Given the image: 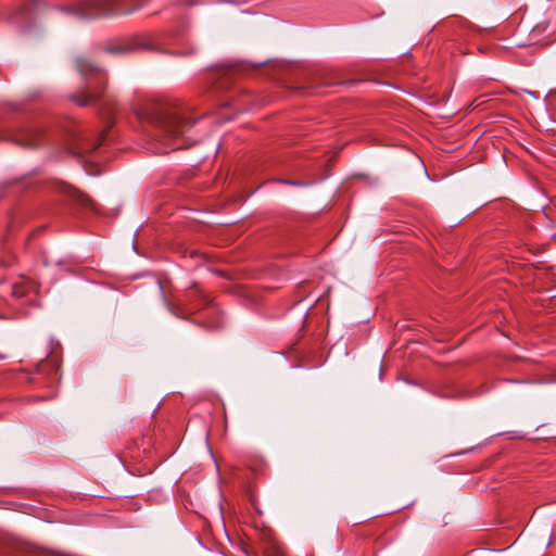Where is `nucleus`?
<instances>
[{"label": "nucleus", "mask_w": 556, "mask_h": 556, "mask_svg": "<svg viewBox=\"0 0 556 556\" xmlns=\"http://www.w3.org/2000/svg\"><path fill=\"white\" fill-rule=\"evenodd\" d=\"M135 113L140 122L157 128L169 139L182 136L190 127V123L184 117L181 110L168 101H147L136 108Z\"/></svg>", "instance_id": "obj_1"}, {"label": "nucleus", "mask_w": 556, "mask_h": 556, "mask_svg": "<svg viewBox=\"0 0 556 556\" xmlns=\"http://www.w3.org/2000/svg\"><path fill=\"white\" fill-rule=\"evenodd\" d=\"M129 0H87L77 4L73 11L79 18H94L108 15L129 14L139 5L128 3Z\"/></svg>", "instance_id": "obj_2"}, {"label": "nucleus", "mask_w": 556, "mask_h": 556, "mask_svg": "<svg viewBox=\"0 0 556 556\" xmlns=\"http://www.w3.org/2000/svg\"><path fill=\"white\" fill-rule=\"evenodd\" d=\"M60 190L62 192H65L68 195H71L73 199H75L77 202H79L83 205L89 206L92 204V200L87 194H85L80 190L76 189L75 187H73L66 182L60 184Z\"/></svg>", "instance_id": "obj_3"}, {"label": "nucleus", "mask_w": 556, "mask_h": 556, "mask_svg": "<svg viewBox=\"0 0 556 556\" xmlns=\"http://www.w3.org/2000/svg\"><path fill=\"white\" fill-rule=\"evenodd\" d=\"M76 66H77V70H78V71L81 73V75H84V76H85V75H87V73H88L89 71H90V72L94 71L93 65H92L89 61H87V60H85V59H83V58H78V59L76 60Z\"/></svg>", "instance_id": "obj_4"}, {"label": "nucleus", "mask_w": 556, "mask_h": 556, "mask_svg": "<svg viewBox=\"0 0 556 556\" xmlns=\"http://www.w3.org/2000/svg\"><path fill=\"white\" fill-rule=\"evenodd\" d=\"M97 98V94L92 91H88L87 96H86V99L81 102H79L80 105H86L92 101H94Z\"/></svg>", "instance_id": "obj_5"}, {"label": "nucleus", "mask_w": 556, "mask_h": 556, "mask_svg": "<svg viewBox=\"0 0 556 556\" xmlns=\"http://www.w3.org/2000/svg\"><path fill=\"white\" fill-rule=\"evenodd\" d=\"M128 48L125 47V46H118V47H114L111 51L112 52H124L126 51Z\"/></svg>", "instance_id": "obj_6"}, {"label": "nucleus", "mask_w": 556, "mask_h": 556, "mask_svg": "<svg viewBox=\"0 0 556 556\" xmlns=\"http://www.w3.org/2000/svg\"><path fill=\"white\" fill-rule=\"evenodd\" d=\"M522 149H525L528 153H530L531 155L535 156L534 152L527 146H522L521 147Z\"/></svg>", "instance_id": "obj_7"}, {"label": "nucleus", "mask_w": 556, "mask_h": 556, "mask_svg": "<svg viewBox=\"0 0 556 556\" xmlns=\"http://www.w3.org/2000/svg\"><path fill=\"white\" fill-rule=\"evenodd\" d=\"M285 184H289V185H295V182L293 181H290V180H283Z\"/></svg>", "instance_id": "obj_8"}, {"label": "nucleus", "mask_w": 556, "mask_h": 556, "mask_svg": "<svg viewBox=\"0 0 556 556\" xmlns=\"http://www.w3.org/2000/svg\"><path fill=\"white\" fill-rule=\"evenodd\" d=\"M157 153H167V150L157 151Z\"/></svg>", "instance_id": "obj_9"}, {"label": "nucleus", "mask_w": 556, "mask_h": 556, "mask_svg": "<svg viewBox=\"0 0 556 556\" xmlns=\"http://www.w3.org/2000/svg\"><path fill=\"white\" fill-rule=\"evenodd\" d=\"M159 142H160V143H166L167 141L160 140Z\"/></svg>", "instance_id": "obj_10"}]
</instances>
